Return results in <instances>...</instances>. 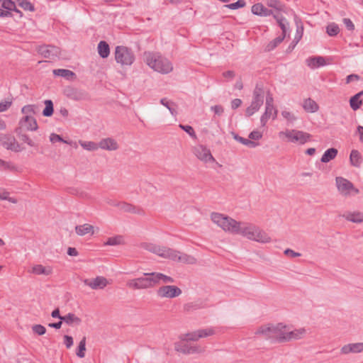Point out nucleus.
I'll use <instances>...</instances> for the list:
<instances>
[{
    "label": "nucleus",
    "mask_w": 363,
    "mask_h": 363,
    "mask_svg": "<svg viewBox=\"0 0 363 363\" xmlns=\"http://www.w3.org/2000/svg\"><path fill=\"white\" fill-rule=\"evenodd\" d=\"M211 219L225 232L240 235L260 243H269L272 240L266 232L252 223L238 222L228 216L216 212L211 214Z\"/></svg>",
    "instance_id": "nucleus-1"
},
{
    "label": "nucleus",
    "mask_w": 363,
    "mask_h": 363,
    "mask_svg": "<svg viewBox=\"0 0 363 363\" xmlns=\"http://www.w3.org/2000/svg\"><path fill=\"white\" fill-rule=\"evenodd\" d=\"M142 247L147 251L156 254L161 257L169 259L174 262L188 264H194L196 263V259L194 257L169 247H162L147 242L143 243Z\"/></svg>",
    "instance_id": "nucleus-2"
},
{
    "label": "nucleus",
    "mask_w": 363,
    "mask_h": 363,
    "mask_svg": "<svg viewBox=\"0 0 363 363\" xmlns=\"http://www.w3.org/2000/svg\"><path fill=\"white\" fill-rule=\"evenodd\" d=\"M284 328H287V325L281 323L277 325L267 324L259 327L255 334L260 335L262 338L272 343L284 342L282 337Z\"/></svg>",
    "instance_id": "nucleus-3"
},
{
    "label": "nucleus",
    "mask_w": 363,
    "mask_h": 363,
    "mask_svg": "<svg viewBox=\"0 0 363 363\" xmlns=\"http://www.w3.org/2000/svg\"><path fill=\"white\" fill-rule=\"evenodd\" d=\"M144 56L147 65L155 71L162 74H168L173 69L171 62L158 53L145 52Z\"/></svg>",
    "instance_id": "nucleus-4"
},
{
    "label": "nucleus",
    "mask_w": 363,
    "mask_h": 363,
    "mask_svg": "<svg viewBox=\"0 0 363 363\" xmlns=\"http://www.w3.org/2000/svg\"><path fill=\"white\" fill-rule=\"evenodd\" d=\"M115 59L122 65H131L135 61V55L130 48L118 45L115 50Z\"/></svg>",
    "instance_id": "nucleus-5"
},
{
    "label": "nucleus",
    "mask_w": 363,
    "mask_h": 363,
    "mask_svg": "<svg viewBox=\"0 0 363 363\" xmlns=\"http://www.w3.org/2000/svg\"><path fill=\"white\" fill-rule=\"evenodd\" d=\"M150 273H145L144 277L132 279L128 285L135 289H142L155 286V280Z\"/></svg>",
    "instance_id": "nucleus-6"
},
{
    "label": "nucleus",
    "mask_w": 363,
    "mask_h": 363,
    "mask_svg": "<svg viewBox=\"0 0 363 363\" xmlns=\"http://www.w3.org/2000/svg\"><path fill=\"white\" fill-rule=\"evenodd\" d=\"M280 135H284L289 142L298 143L301 145L305 144L311 137V134L297 130L281 132Z\"/></svg>",
    "instance_id": "nucleus-7"
},
{
    "label": "nucleus",
    "mask_w": 363,
    "mask_h": 363,
    "mask_svg": "<svg viewBox=\"0 0 363 363\" xmlns=\"http://www.w3.org/2000/svg\"><path fill=\"white\" fill-rule=\"evenodd\" d=\"M215 330L213 328H205L188 333L180 336L183 341H197L200 338L213 335Z\"/></svg>",
    "instance_id": "nucleus-8"
},
{
    "label": "nucleus",
    "mask_w": 363,
    "mask_h": 363,
    "mask_svg": "<svg viewBox=\"0 0 363 363\" xmlns=\"http://www.w3.org/2000/svg\"><path fill=\"white\" fill-rule=\"evenodd\" d=\"M0 145L7 150L18 152L24 148L16 141L14 136L10 134H0Z\"/></svg>",
    "instance_id": "nucleus-9"
},
{
    "label": "nucleus",
    "mask_w": 363,
    "mask_h": 363,
    "mask_svg": "<svg viewBox=\"0 0 363 363\" xmlns=\"http://www.w3.org/2000/svg\"><path fill=\"white\" fill-rule=\"evenodd\" d=\"M180 288L174 285H166L157 290V295L160 298H173L182 294Z\"/></svg>",
    "instance_id": "nucleus-10"
},
{
    "label": "nucleus",
    "mask_w": 363,
    "mask_h": 363,
    "mask_svg": "<svg viewBox=\"0 0 363 363\" xmlns=\"http://www.w3.org/2000/svg\"><path fill=\"white\" fill-rule=\"evenodd\" d=\"M186 341H181L174 343V350L184 354H190L194 353H201L203 351L202 348L196 345H191L186 342Z\"/></svg>",
    "instance_id": "nucleus-11"
},
{
    "label": "nucleus",
    "mask_w": 363,
    "mask_h": 363,
    "mask_svg": "<svg viewBox=\"0 0 363 363\" xmlns=\"http://www.w3.org/2000/svg\"><path fill=\"white\" fill-rule=\"evenodd\" d=\"M336 185L338 191L342 195H349L350 191H354L356 194L359 193V190L354 188L353 184L343 177H336Z\"/></svg>",
    "instance_id": "nucleus-12"
},
{
    "label": "nucleus",
    "mask_w": 363,
    "mask_h": 363,
    "mask_svg": "<svg viewBox=\"0 0 363 363\" xmlns=\"http://www.w3.org/2000/svg\"><path fill=\"white\" fill-rule=\"evenodd\" d=\"M38 52L45 58L54 59L60 54V48L51 45H40L37 48Z\"/></svg>",
    "instance_id": "nucleus-13"
},
{
    "label": "nucleus",
    "mask_w": 363,
    "mask_h": 363,
    "mask_svg": "<svg viewBox=\"0 0 363 363\" xmlns=\"http://www.w3.org/2000/svg\"><path fill=\"white\" fill-rule=\"evenodd\" d=\"M194 154L198 159L204 162H215V158L211 155L210 150L204 145H200L195 147Z\"/></svg>",
    "instance_id": "nucleus-14"
},
{
    "label": "nucleus",
    "mask_w": 363,
    "mask_h": 363,
    "mask_svg": "<svg viewBox=\"0 0 363 363\" xmlns=\"http://www.w3.org/2000/svg\"><path fill=\"white\" fill-rule=\"evenodd\" d=\"M305 334L306 330L304 328H300L290 331L289 327L287 326V328H284L282 340H284V342H285L293 340H299L302 338Z\"/></svg>",
    "instance_id": "nucleus-15"
},
{
    "label": "nucleus",
    "mask_w": 363,
    "mask_h": 363,
    "mask_svg": "<svg viewBox=\"0 0 363 363\" xmlns=\"http://www.w3.org/2000/svg\"><path fill=\"white\" fill-rule=\"evenodd\" d=\"M85 285L89 286L92 289H102L108 284L106 278L104 277H96L95 279H85L83 280Z\"/></svg>",
    "instance_id": "nucleus-16"
},
{
    "label": "nucleus",
    "mask_w": 363,
    "mask_h": 363,
    "mask_svg": "<svg viewBox=\"0 0 363 363\" xmlns=\"http://www.w3.org/2000/svg\"><path fill=\"white\" fill-rule=\"evenodd\" d=\"M118 208L123 212L125 213H132L135 214H138L141 216L145 215V211L139 207L134 206L131 203H126L125 201H120V203L118 205Z\"/></svg>",
    "instance_id": "nucleus-17"
},
{
    "label": "nucleus",
    "mask_w": 363,
    "mask_h": 363,
    "mask_svg": "<svg viewBox=\"0 0 363 363\" xmlns=\"http://www.w3.org/2000/svg\"><path fill=\"white\" fill-rule=\"evenodd\" d=\"M363 352V342L350 343L342 347L341 354L359 353Z\"/></svg>",
    "instance_id": "nucleus-18"
},
{
    "label": "nucleus",
    "mask_w": 363,
    "mask_h": 363,
    "mask_svg": "<svg viewBox=\"0 0 363 363\" xmlns=\"http://www.w3.org/2000/svg\"><path fill=\"white\" fill-rule=\"evenodd\" d=\"M99 147L108 151H113L118 150L119 146L115 139L107 138L100 140Z\"/></svg>",
    "instance_id": "nucleus-19"
},
{
    "label": "nucleus",
    "mask_w": 363,
    "mask_h": 363,
    "mask_svg": "<svg viewBox=\"0 0 363 363\" xmlns=\"http://www.w3.org/2000/svg\"><path fill=\"white\" fill-rule=\"evenodd\" d=\"M252 13L257 16H269L273 14V11L267 9L261 3L254 4L251 9Z\"/></svg>",
    "instance_id": "nucleus-20"
},
{
    "label": "nucleus",
    "mask_w": 363,
    "mask_h": 363,
    "mask_svg": "<svg viewBox=\"0 0 363 363\" xmlns=\"http://www.w3.org/2000/svg\"><path fill=\"white\" fill-rule=\"evenodd\" d=\"M151 276H153L155 280V285L159 284L160 281L164 284H172L174 282V279L169 276L159 272H151Z\"/></svg>",
    "instance_id": "nucleus-21"
},
{
    "label": "nucleus",
    "mask_w": 363,
    "mask_h": 363,
    "mask_svg": "<svg viewBox=\"0 0 363 363\" xmlns=\"http://www.w3.org/2000/svg\"><path fill=\"white\" fill-rule=\"evenodd\" d=\"M363 96V90L354 94L350 99V106L353 111L358 110L362 105V100L360 99Z\"/></svg>",
    "instance_id": "nucleus-22"
},
{
    "label": "nucleus",
    "mask_w": 363,
    "mask_h": 363,
    "mask_svg": "<svg viewBox=\"0 0 363 363\" xmlns=\"http://www.w3.org/2000/svg\"><path fill=\"white\" fill-rule=\"evenodd\" d=\"M21 123H24L27 130L34 131L38 128L35 118L30 116H26Z\"/></svg>",
    "instance_id": "nucleus-23"
},
{
    "label": "nucleus",
    "mask_w": 363,
    "mask_h": 363,
    "mask_svg": "<svg viewBox=\"0 0 363 363\" xmlns=\"http://www.w3.org/2000/svg\"><path fill=\"white\" fill-rule=\"evenodd\" d=\"M303 108L308 113H315L319 109L318 104L311 98H308L304 100Z\"/></svg>",
    "instance_id": "nucleus-24"
},
{
    "label": "nucleus",
    "mask_w": 363,
    "mask_h": 363,
    "mask_svg": "<svg viewBox=\"0 0 363 363\" xmlns=\"http://www.w3.org/2000/svg\"><path fill=\"white\" fill-rule=\"evenodd\" d=\"M307 65L311 68L319 67L325 65V58L320 56L309 57L306 60Z\"/></svg>",
    "instance_id": "nucleus-25"
},
{
    "label": "nucleus",
    "mask_w": 363,
    "mask_h": 363,
    "mask_svg": "<svg viewBox=\"0 0 363 363\" xmlns=\"http://www.w3.org/2000/svg\"><path fill=\"white\" fill-rule=\"evenodd\" d=\"M75 232L78 235L80 236H83L89 233H91L92 235L94 234V227L93 225L88 223L77 225L75 227Z\"/></svg>",
    "instance_id": "nucleus-26"
},
{
    "label": "nucleus",
    "mask_w": 363,
    "mask_h": 363,
    "mask_svg": "<svg viewBox=\"0 0 363 363\" xmlns=\"http://www.w3.org/2000/svg\"><path fill=\"white\" fill-rule=\"evenodd\" d=\"M204 307L203 303L201 301H196L194 302L186 303L184 305V311L186 313L192 312Z\"/></svg>",
    "instance_id": "nucleus-27"
},
{
    "label": "nucleus",
    "mask_w": 363,
    "mask_h": 363,
    "mask_svg": "<svg viewBox=\"0 0 363 363\" xmlns=\"http://www.w3.org/2000/svg\"><path fill=\"white\" fill-rule=\"evenodd\" d=\"M97 50L98 53L101 57L106 58L109 56L110 47L106 41H100L98 44Z\"/></svg>",
    "instance_id": "nucleus-28"
},
{
    "label": "nucleus",
    "mask_w": 363,
    "mask_h": 363,
    "mask_svg": "<svg viewBox=\"0 0 363 363\" xmlns=\"http://www.w3.org/2000/svg\"><path fill=\"white\" fill-rule=\"evenodd\" d=\"M343 217L349 221L355 223H360L363 222V214L361 212L347 213L343 215Z\"/></svg>",
    "instance_id": "nucleus-29"
},
{
    "label": "nucleus",
    "mask_w": 363,
    "mask_h": 363,
    "mask_svg": "<svg viewBox=\"0 0 363 363\" xmlns=\"http://www.w3.org/2000/svg\"><path fill=\"white\" fill-rule=\"evenodd\" d=\"M61 320L69 325H72L73 324L79 325L82 323V320L72 313H69L66 315H63L62 318H61Z\"/></svg>",
    "instance_id": "nucleus-30"
},
{
    "label": "nucleus",
    "mask_w": 363,
    "mask_h": 363,
    "mask_svg": "<svg viewBox=\"0 0 363 363\" xmlns=\"http://www.w3.org/2000/svg\"><path fill=\"white\" fill-rule=\"evenodd\" d=\"M31 272L35 274H44L48 276L52 274V270L50 267H45L41 264H36L33 267Z\"/></svg>",
    "instance_id": "nucleus-31"
},
{
    "label": "nucleus",
    "mask_w": 363,
    "mask_h": 363,
    "mask_svg": "<svg viewBox=\"0 0 363 363\" xmlns=\"http://www.w3.org/2000/svg\"><path fill=\"white\" fill-rule=\"evenodd\" d=\"M337 152H338L337 149L334 147L329 148L324 152L320 159V161L323 163H327L333 160L337 156Z\"/></svg>",
    "instance_id": "nucleus-32"
},
{
    "label": "nucleus",
    "mask_w": 363,
    "mask_h": 363,
    "mask_svg": "<svg viewBox=\"0 0 363 363\" xmlns=\"http://www.w3.org/2000/svg\"><path fill=\"white\" fill-rule=\"evenodd\" d=\"M350 160L352 166L357 167H359L362 162V158L359 152L357 150H352L350 153Z\"/></svg>",
    "instance_id": "nucleus-33"
},
{
    "label": "nucleus",
    "mask_w": 363,
    "mask_h": 363,
    "mask_svg": "<svg viewBox=\"0 0 363 363\" xmlns=\"http://www.w3.org/2000/svg\"><path fill=\"white\" fill-rule=\"evenodd\" d=\"M1 7L9 11H14L19 14L20 17L23 16V13L16 8L15 2L12 0H4L1 4Z\"/></svg>",
    "instance_id": "nucleus-34"
},
{
    "label": "nucleus",
    "mask_w": 363,
    "mask_h": 363,
    "mask_svg": "<svg viewBox=\"0 0 363 363\" xmlns=\"http://www.w3.org/2000/svg\"><path fill=\"white\" fill-rule=\"evenodd\" d=\"M254 102H257L259 104L260 106H262L264 102V91L262 87L256 86L254 91H253V99Z\"/></svg>",
    "instance_id": "nucleus-35"
},
{
    "label": "nucleus",
    "mask_w": 363,
    "mask_h": 363,
    "mask_svg": "<svg viewBox=\"0 0 363 363\" xmlns=\"http://www.w3.org/2000/svg\"><path fill=\"white\" fill-rule=\"evenodd\" d=\"M274 18L277 20L280 28L282 30V34L284 35V38L286 35V32L288 30L289 23L286 19L282 16H279V15H274Z\"/></svg>",
    "instance_id": "nucleus-36"
},
{
    "label": "nucleus",
    "mask_w": 363,
    "mask_h": 363,
    "mask_svg": "<svg viewBox=\"0 0 363 363\" xmlns=\"http://www.w3.org/2000/svg\"><path fill=\"white\" fill-rule=\"evenodd\" d=\"M53 74L55 76L64 77L67 79H69L73 77H75V73L71 70L65 69H57L53 70Z\"/></svg>",
    "instance_id": "nucleus-37"
},
{
    "label": "nucleus",
    "mask_w": 363,
    "mask_h": 363,
    "mask_svg": "<svg viewBox=\"0 0 363 363\" xmlns=\"http://www.w3.org/2000/svg\"><path fill=\"white\" fill-rule=\"evenodd\" d=\"M284 35H281L274 38L266 45L264 50L266 52H270L273 50L284 40Z\"/></svg>",
    "instance_id": "nucleus-38"
},
{
    "label": "nucleus",
    "mask_w": 363,
    "mask_h": 363,
    "mask_svg": "<svg viewBox=\"0 0 363 363\" xmlns=\"http://www.w3.org/2000/svg\"><path fill=\"white\" fill-rule=\"evenodd\" d=\"M16 133L18 135L20 140H21L23 143H27L30 147H35L36 144L31 140L29 136L26 134L21 133V128H18L16 129Z\"/></svg>",
    "instance_id": "nucleus-39"
},
{
    "label": "nucleus",
    "mask_w": 363,
    "mask_h": 363,
    "mask_svg": "<svg viewBox=\"0 0 363 363\" xmlns=\"http://www.w3.org/2000/svg\"><path fill=\"white\" fill-rule=\"evenodd\" d=\"M67 96L74 100H79L81 99L82 93L77 89L72 87H68L65 90Z\"/></svg>",
    "instance_id": "nucleus-40"
},
{
    "label": "nucleus",
    "mask_w": 363,
    "mask_h": 363,
    "mask_svg": "<svg viewBox=\"0 0 363 363\" xmlns=\"http://www.w3.org/2000/svg\"><path fill=\"white\" fill-rule=\"evenodd\" d=\"M45 107L43 111V115L46 117H50L54 112L53 103L51 100H45Z\"/></svg>",
    "instance_id": "nucleus-41"
},
{
    "label": "nucleus",
    "mask_w": 363,
    "mask_h": 363,
    "mask_svg": "<svg viewBox=\"0 0 363 363\" xmlns=\"http://www.w3.org/2000/svg\"><path fill=\"white\" fill-rule=\"evenodd\" d=\"M160 103L169 109L172 116L177 114L176 108L173 107V106H175L174 102L168 101L166 98H163L160 100Z\"/></svg>",
    "instance_id": "nucleus-42"
},
{
    "label": "nucleus",
    "mask_w": 363,
    "mask_h": 363,
    "mask_svg": "<svg viewBox=\"0 0 363 363\" xmlns=\"http://www.w3.org/2000/svg\"><path fill=\"white\" fill-rule=\"evenodd\" d=\"M261 106H262L259 105V102L257 103V102H254L253 101H252L250 106L246 108V111H245L246 116H247V117L251 116L256 111H257Z\"/></svg>",
    "instance_id": "nucleus-43"
},
{
    "label": "nucleus",
    "mask_w": 363,
    "mask_h": 363,
    "mask_svg": "<svg viewBox=\"0 0 363 363\" xmlns=\"http://www.w3.org/2000/svg\"><path fill=\"white\" fill-rule=\"evenodd\" d=\"M123 238L121 235H116L114 237L108 238L106 242H105V245H118L123 244Z\"/></svg>",
    "instance_id": "nucleus-44"
},
{
    "label": "nucleus",
    "mask_w": 363,
    "mask_h": 363,
    "mask_svg": "<svg viewBox=\"0 0 363 363\" xmlns=\"http://www.w3.org/2000/svg\"><path fill=\"white\" fill-rule=\"evenodd\" d=\"M85 351H86V337H84L79 342L76 354L79 357L83 358L85 356Z\"/></svg>",
    "instance_id": "nucleus-45"
},
{
    "label": "nucleus",
    "mask_w": 363,
    "mask_h": 363,
    "mask_svg": "<svg viewBox=\"0 0 363 363\" xmlns=\"http://www.w3.org/2000/svg\"><path fill=\"white\" fill-rule=\"evenodd\" d=\"M79 144L84 149L89 150V151L96 150L99 148V143H96L91 142V141H89V142L79 141Z\"/></svg>",
    "instance_id": "nucleus-46"
},
{
    "label": "nucleus",
    "mask_w": 363,
    "mask_h": 363,
    "mask_svg": "<svg viewBox=\"0 0 363 363\" xmlns=\"http://www.w3.org/2000/svg\"><path fill=\"white\" fill-rule=\"evenodd\" d=\"M326 32L330 36H335L340 32L339 26L335 23H330L326 27Z\"/></svg>",
    "instance_id": "nucleus-47"
},
{
    "label": "nucleus",
    "mask_w": 363,
    "mask_h": 363,
    "mask_svg": "<svg viewBox=\"0 0 363 363\" xmlns=\"http://www.w3.org/2000/svg\"><path fill=\"white\" fill-rule=\"evenodd\" d=\"M265 4L269 7L274 8L277 10H281L282 4L279 0H264Z\"/></svg>",
    "instance_id": "nucleus-48"
},
{
    "label": "nucleus",
    "mask_w": 363,
    "mask_h": 363,
    "mask_svg": "<svg viewBox=\"0 0 363 363\" xmlns=\"http://www.w3.org/2000/svg\"><path fill=\"white\" fill-rule=\"evenodd\" d=\"M264 114L269 118L272 116L273 118H275L277 115V110L274 108V106H266Z\"/></svg>",
    "instance_id": "nucleus-49"
},
{
    "label": "nucleus",
    "mask_w": 363,
    "mask_h": 363,
    "mask_svg": "<svg viewBox=\"0 0 363 363\" xmlns=\"http://www.w3.org/2000/svg\"><path fill=\"white\" fill-rule=\"evenodd\" d=\"M245 4H246V3L244 0H238L235 3L225 5V7H227L232 10H235V9H238L244 7L245 6Z\"/></svg>",
    "instance_id": "nucleus-50"
},
{
    "label": "nucleus",
    "mask_w": 363,
    "mask_h": 363,
    "mask_svg": "<svg viewBox=\"0 0 363 363\" xmlns=\"http://www.w3.org/2000/svg\"><path fill=\"white\" fill-rule=\"evenodd\" d=\"M179 128L188 133L192 138H196V133L191 125L180 124Z\"/></svg>",
    "instance_id": "nucleus-51"
},
{
    "label": "nucleus",
    "mask_w": 363,
    "mask_h": 363,
    "mask_svg": "<svg viewBox=\"0 0 363 363\" xmlns=\"http://www.w3.org/2000/svg\"><path fill=\"white\" fill-rule=\"evenodd\" d=\"M50 140L52 143H56V142H62L64 143H67L69 145H71L72 142H69L67 140H64L60 135H57L56 133H51L50 135Z\"/></svg>",
    "instance_id": "nucleus-52"
},
{
    "label": "nucleus",
    "mask_w": 363,
    "mask_h": 363,
    "mask_svg": "<svg viewBox=\"0 0 363 363\" xmlns=\"http://www.w3.org/2000/svg\"><path fill=\"white\" fill-rule=\"evenodd\" d=\"M32 330L33 333L39 335H43L46 333V328L43 325L40 324L34 325L32 327Z\"/></svg>",
    "instance_id": "nucleus-53"
},
{
    "label": "nucleus",
    "mask_w": 363,
    "mask_h": 363,
    "mask_svg": "<svg viewBox=\"0 0 363 363\" xmlns=\"http://www.w3.org/2000/svg\"><path fill=\"white\" fill-rule=\"evenodd\" d=\"M36 108V106L35 105H26L24 106L22 109L21 112L23 114H26V116H29L28 114L35 113V109Z\"/></svg>",
    "instance_id": "nucleus-54"
},
{
    "label": "nucleus",
    "mask_w": 363,
    "mask_h": 363,
    "mask_svg": "<svg viewBox=\"0 0 363 363\" xmlns=\"http://www.w3.org/2000/svg\"><path fill=\"white\" fill-rule=\"evenodd\" d=\"M20 7H21L25 11H34L35 7L28 0H25L20 4Z\"/></svg>",
    "instance_id": "nucleus-55"
},
{
    "label": "nucleus",
    "mask_w": 363,
    "mask_h": 363,
    "mask_svg": "<svg viewBox=\"0 0 363 363\" xmlns=\"http://www.w3.org/2000/svg\"><path fill=\"white\" fill-rule=\"evenodd\" d=\"M303 33V26L298 27L297 30H296V33L295 38L293 40V43H295V44H297L298 43V41L301 39Z\"/></svg>",
    "instance_id": "nucleus-56"
},
{
    "label": "nucleus",
    "mask_w": 363,
    "mask_h": 363,
    "mask_svg": "<svg viewBox=\"0 0 363 363\" xmlns=\"http://www.w3.org/2000/svg\"><path fill=\"white\" fill-rule=\"evenodd\" d=\"M262 137V133L259 132V131H257V130H253L252 131L250 134H249V136L248 138L251 140H258L259 139H261Z\"/></svg>",
    "instance_id": "nucleus-57"
},
{
    "label": "nucleus",
    "mask_w": 363,
    "mask_h": 363,
    "mask_svg": "<svg viewBox=\"0 0 363 363\" xmlns=\"http://www.w3.org/2000/svg\"><path fill=\"white\" fill-rule=\"evenodd\" d=\"M342 21L348 30L353 31L354 30V25L350 18H345Z\"/></svg>",
    "instance_id": "nucleus-58"
},
{
    "label": "nucleus",
    "mask_w": 363,
    "mask_h": 363,
    "mask_svg": "<svg viewBox=\"0 0 363 363\" xmlns=\"http://www.w3.org/2000/svg\"><path fill=\"white\" fill-rule=\"evenodd\" d=\"M242 144H243L249 147L253 148V147H257L259 145V143L252 141L250 138L247 139V138H244Z\"/></svg>",
    "instance_id": "nucleus-59"
},
{
    "label": "nucleus",
    "mask_w": 363,
    "mask_h": 363,
    "mask_svg": "<svg viewBox=\"0 0 363 363\" xmlns=\"http://www.w3.org/2000/svg\"><path fill=\"white\" fill-rule=\"evenodd\" d=\"M211 109L212 111H213L215 114H216L218 116H221L224 112V108L220 105H216V106H211Z\"/></svg>",
    "instance_id": "nucleus-60"
},
{
    "label": "nucleus",
    "mask_w": 363,
    "mask_h": 363,
    "mask_svg": "<svg viewBox=\"0 0 363 363\" xmlns=\"http://www.w3.org/2000/svg\"><path fill=\"white\" fill-rule=\"evenodd\" d=\"M11 101H5L3 102H0V112L6 111L8 108L11 107Z\"/></svg>",
    "instance_id": "nucleus-61"
},
{
    "label": "nucleus",
    "mask_w": 363,
    "mask_h": 363,
    "mask_svg": "<svg viewBox=\"0 0 363 363\" xmlns=\"http://www.w3.org/2000/svg\"><path fill=\"white\" fill-rule=\"evenodd\" d=\"M64 343L67 348H70L73 345V338L72 336L64 335Z\"/></svg>",
    "instance_id": "nucleus-62"
},
{
    "label": "nucleus",
    "mask_w": 363,
    "mask_h": 363,
    "mask_svg": "<svg viewBox=\"0 0 363 363\" xmlns=\"http://www.w3.org/2000/svg\"><path fill=\"white\" fill-rule=\"evenodd\" d=\"M281 115L284 118L290 121H294L296 119L294 114L286 111H283Z\"/></svg>",
    "instance_id": "nucleus-63"
},
{
    "label": "nucleus",
    "mask_w": 363,
    "mask_h": 363,
    "mask_svg": "<svg viewBox=\"0 0 363 363\" xmlns=\"http://www.w3.org/2000/svg\"><path fill=\"white\" fill-rule=\"evenodd\" d=\"M360 77L358 74H351L346 77V84H350L353 81H358Z\"/></svg>",
    "instance_id": "nucleus-64"
}]
</instances>
